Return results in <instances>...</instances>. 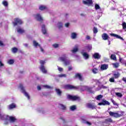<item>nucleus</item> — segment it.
<instances>
[{"instance_id":"obj_21","label":"nucleus","mask_w":126,"mask_h":126,"mask_svg":"<svg viewBox=\"0 0 126 126\" xmlns=\"http://www.w3.org/2000/svg\"><path fill=\"white\" fill-rule=\"evenodd\" d=\"M12 52L13 53V54H16L17 52L18 51V48L16 47H13L11 49Z\"/></svg>"},{"instance_id":"obj_61","label":"nucleus","mask_w":126,"mask_h":126,"mask_svg":"<svg viewBox=\"0 0 126 126\" xmlns=\"http://www.w3.org/2000/svg\"><path fill=\"white\" fill-rule=\"evenodd\" d=\"M41 87L39 86H37V90H41Z\"/></svg>"},{"instance_id":"obj_38","label":"nucleus","mask_w":126,"mask_h":126,"mask_svg":"<svg viewBox=\"0 0 126 126\" xmlns=\"http://www.w3.org/2000/svg\"><path fill=\"white\" fill-rule=\"evenodd\" d=\"M94 7L96 10H98V9H100V6L98 4H95L94 5Z\"/></svg>"},{"instance_id":"obj_47","label":"nucleus","mask_w":126,"mask_h":126,"mask_svg":"<svg viewBox=\"0 0 126 126\" xmlns=\"http://www.w3.org/2000/svg\"><path fill=\"white\" fill-rule=\"evenodd\" d=\"M46 62H45L43 60H40V63L41 64V65H44L45 64Z\"/></svg>"},{"instance_id":"obj_3","label":"nucleus","mask_w":126,"mask_h":126,"mask_svg":"<svg viewBox=\"0 0 126 126\" xmlns=\"http://www.w3.org/2000/svg\"><path fill=\"white\" fill-rule=\"evenodd\" d=\"M14 26H17V25H21L23 24V22L22 19H20L18 18H16L14 19V22H13Z\"/></svg>"},{"instance_id":"obj_10","label":"nucleus","mask_w":126,"mask_h":126,"mask_svg":"<svg viewBox=\"0 0 126 126\" xmlns=\"http://www.w3.org/2000/svg\"><path fill=\"white\" fill-rule=\"evenodd\" d=\"M74 78H78L80 81H82L83 80L82 79V76L79 73H76L74 76Z\"/></svg>"},{"instance_id":"obj_16","label":"nucleus","mask_w":126,"mask_h":126,"mask_svg":"<svg viewBox=\"0 0 126 126\" xmlns=\"http://www.w3.org/2000/svg\"><path fill=\"white\" fill-rule=\"evenodd\" d=\"M83 0V3L84 4H92L93 3V1L92 0Z\"/></svg>"},{"instance_id":"obj_9","label":"nucleus","mask_w":126,"mask_h":126,"mask_svg":"<svg viewBox=\"0 0 126 126\" xmlns=\"http://www.w3.org/2000/svg\"><path fill=\"white\" fill-rule=\"evenodd\" d=\"M86 106L87 108H88L89 109H92V110H94V109H96V106L91 103H87Z\"/></svg>"},{"instance_id":"obj_54","label":"nucleus","mask_w":126,"mask_h":126,"mask_svg":"<svg viewBox=\"0 0 126 126\" xmlns=\"http://www.w3.org/2000/svg\"><path fill=\"white\" fill-rule=\"evenodd\" d=\"M86 123H87V124L88 125V126H92V123H91L88 121H87L86 122Z\"/></svg>"},{"instance_id":"obj_20","label":"nucleus","mask_w":126,"mask_h":126,"mask_svg":"<svg viewBox=\"0 0 126 126\" xmlns=\"http://www.w3.org/2000/svg\"><path fill=\"white\" fill-rule=\"evenodd\" d=\"M17 32L18 33H20V34H22L25 32V31L21 28H19L17 30Z\"/></svg>"},{"instance_id":"obj_64","label":"nucleus","mask_w":126,"mask_h":126,"mask_svg":"<svg viewBox=\"0 0 126 126\" xmlns=\"http://www.w3.org/2000/svg\"><path fill=\"white\" fill-rule=\"evenodd\" d=\"M81 91H84V90H82V88L81 89Z\"/></svg>"},{"instance_id":"obj_41","label":"nucleus","mask_w":126,"mask_h":126,"mask_svg":"<svg viewBox=\"0 0 126 126\" xmlns=\"http://www.w3.org/2000/svg\"><path fill=\"white\" fill-rule=\"evenodd\" d=\"M86 48L88 51H91V50H92V46L91 45H89L86 46Z\"/></svg>"},{"instance_id":"obj_42","label":"nucleus","mask_w":126,"mask_h":126,"mask_svg":"<svg viewBox=\"0 0 126 126\" xmlns=\"http://www.w3.org/2000/svg\"><path fill=\"white\" fill-rule=\"evenodd\" d=\"M8 63L9 64H13V63H14V61L12 59H11L8 61Z\"/></svg>"},{"instance_id":"obj_29","label":"nucleus","mask_w":126,"mask_h":126,"mask_svg":"<svg viewBox=\"0 0 126 126\" xmlns=\"http://www.w3.org/2000/svg\"><path fill=\"white\" fill-rule=\"evenodd\" d=\"M83 56L84 58H85L86 60L89 59V55H88V54H87L86 52H84L83 54Z\"/></svg>"},{"instance_id":"obj_35","label":"nucleus","mask_w":126,"mask_h":126,"mask_svg":"<svg viewBox=\"0 0 126 126\" xmlns=\"http://www.w3.org/2000/svg\"><path fill=\"white\" fill-rule=\"evenodd\" d=\"M2 4L4 6H8V2H7V1H3Z\"/></svg>"},{"instance_id":"obj_22","label":"nucleus","mask_w":126,"mask_h":126,"mask_svg":"<svg viewBox=\"0 0 126 126\" xmlns=\"http://www.w3.org/2000/svg\"><path fill=\"white\" fill-rule=\"evenodd\" d=\"M14 108H16V105L14 103H12L9 105V109L11 110L12 109H14Z\"/></svg>"},{"instance_id":"obj_36","label":"nucleus","mask_w":126,"mask_h":126,"mask_svg":"<svg viewBox=\"0 0 126 126\" xmlns=\"http://www.w3.org/2000/svg\"><path fill=\"white\" fill-rule=\"evenodd\" d=\"M53 47H54L55 49H58L59 47H60V45L59 44L55 43L53 44Z\"/></svg>"},{"instance_id":"obj_26","label":"nucleus","mask_w":126,"mask_h":126,"mask_svg":"<svg viewBox=\"0 0 126 126\" xmlns=\"http://www.w3.org/2000/svg\"><path fill=\"white\" fill-rule=\"evenodd\" d=\"M33 46L35 47V48H37V47H41V45L38 43V42H36L35 40H33Z\"/></svg>"},{"instance_id":"obj_28","label":"nucleus","mask_w":126,"mask_h":126,"mask_svg":"<svg viewBox=\"0 0 126 126\" xmlns=\"http://www.w3.org/2000/svg\"><path fill=\"white\" fill-rule=\"evenodd\" d=\"M39 9L40 10H45V9H47V7L43 5H41L39 6Z\"/></svg>"},{"instance_id":"obj_27","label":"nucleus","mask_w":126,"mask_h":126,"mask_svg":"<svg viewBox=\"0 0 126 126\" xmlns=\"http://www.w3.org/2000/svg\"><path fill=\"white\" fill-rule=\"evenodd\" d=\"M55 91H56V93H57L58 95H59V96H62V92L61 90L59 89H56Z\"/></svg>"},{"instance_id":"obj_56","label":"nucleus","mask_w":126,"mask_h":126,"mask_svg":"<svg viewBox=\"0 0 126 126\" xmlns=\"http://www.w3.org/2000/svg\"><path fill=\"white\" fill-rule=\"evenodd\" d=\"M58 70L59 71H63V68L62 67H58Z\"/></svg>"},{"instance_id":"obj_2","label":"nucleus","mask_w":126,"mask_h":126,"mask_svg":"<svg viewBox=\"0 0 126 126\" xmlns=\"http://www.w3.org/2000/svg\"><path fill=\"white\" fill-rule=\"evenodd\" d=\"M109 114L111 117H114V118H116V119H118V118H121V117L123 116V114H119L118 112L110 111Z\"/></svg>"},{"instance_id":"obj_62","label":"nucleus","mask_w":126,"mask_h":126,"mask_svg":"<svg viewBox=\"0 0 126 126\" xmlns=\"http://www.w3.org/2000/svg\"><path fill=\"white\" fill-rule=\"evenodd\" d=\"M24 46H25V47H28V44L25 43V44H24Z\"/></svg>"},{"instance_id":"obj_32","label":"nucleus","mask_w":126,"mask_h":126,"mask_svg":"<svg viewBox=\"0 0 126 126\" xmlns=\"http://www.w3.org/2000/svg\"><path fill=\"white\" fill-rule=\"evenodd\" d=\"M102 98H103V95L101 94H99V95H98L96 96V97H95V99L99 101V100H101V99H102Z\"/></svg>"},{"instance_id":"obj_18","label":"nucleus","mask_w":126,"mask_h":126,"mask_svg":"<svg viewBox=\"0 0 126 126\" xmlns=\"http://www.w3.org/2000/svg\"><path fill=\"white\" fill-rule=\"evenodd\" d=\"M93 57L95 60H99V59H100L101 58V56H100V55H99V53H94L93 55Z\"/></svg>"},{"instance_id":"obj_48","label":"nucleus","mask_w":126,"mask_h":126,"mask_svg":"<svg viewBox=\"0 0 126 126\" xmlns=\"http://www.w3.org/2000/svg\"><path fill=\"white\" fill-rule=\"evenodd\" d=\"M110 82H115V78L114 77L109 79Z\"/></svg>"},{"instance_id":"obj_12","label":"nucleus","mask_w":126,"mask_h":126,"mask_svg":"<svg viewBox=\"0 0 126 126\" xmlns=\"http://www.w3.org/2000/svg\"><path fill=\"white\" fill-rule=\"evenodd\" d=\"M109 67V65L107 64H103L101 65L100 69L101 70H106V69H108Z\"/></svg>"},{"instance_id":"obj_57","label":"nucleus","mask_w":126,"mask_h":126,"mask_svg":"<svg viewBox=\"0 0 126 126\" xmlns=\"http://www.w3.org/2000/svg\"><path fill=\"white\" fill-rule=\"evenodd\" d=\"M65 27H68V26H69V23H66L65 24Z\"/></svg>"},{"instance_id":"obj_17","label":"nucleus","mask_w":126,"mask_h":126,"mask_svg":"<svg viewBox=\"0 0 126 126\" xmlns=\"http://www.w3.org/2000/svg\"><path fill=\"white\" fill-rule=\"evenodd\" d=\"M42 32L44 35L47 34V30L46 29V26L45 25H42Z\"/></svg>"},{"instance_id":"obj_58","label":"nucleus","mask_w":126,"mask_h":126,"mask_svg":"<svg viewBox=\"0 0 126 126\" xmlns=\"http://www.w3.org/2000/svg\"><path fill=\"white\" fill-rule=\"evenodd\" d=\"M4 64L2 63L1 61H0V66H3Z\"/></svg>"},{"instance_id":"obj_37","label":"nucleus","mask_w":126,"mask_h":126,"mask_svg":"<svg viewBox=\"0 0 126 126\" xmlns=\"http://www.w3.org/2000/svg\"><path fill=\"white\" fill-rule=\"evenodd\" d=\"M58 28L59 29H61L63 28V23L60 22L58 23Z\"/></svg>"},{"instance_id":"obj_59","label":"nucleus","mask_w":126,"mask_h":126,"mask_svg":"<svg viewBox=\"0 0 126 126\" xmlns=\"http://www.w3.org/2000/svg\"><path fill=\"white\" fill-rule=\"evenodd\" d=\"M86 38L87 40H90V37L89 36V35H87Z\"/></svg>"},{"instance_id":"obj_51","label":"nucleus","mask_w":126,"mask_h":126,"mask_svg":"<svg viewBox=\"0 0 126 126\" xmlns=\"http://www.w3.org/2000/svg\"><path fill=\"white\" fill-rule=\"evenodd\" d=\"M68 70V71H70L71 70H72V66H69Z\"/></svg>"},{"instance_id":"obj_55","label":"nucleus","mask_w":126,"mask_h":126,"mask_svg":"<svg viewBox=\"0 0 126 126\" xmlns=\"http://www.w3.org/2000/svg\"><path fill=\"white\" fill-rule=\"evenodd\" d=\"M112 102L113 103V104L115 105V106H117V103H116L115 101H114V100L112 99Z\"/></svg>"},{"instance_id":"obj_5","label":"nucleus","mask_w":126,"mask_h":126,"mask_svg":"<svg viewBox=\"0 0 126 126\" xmlns=\"http://www.w3.org/2000/svg\"><path fill=\"white\" fill-rule=\"evenodd\" d=\"M64 88L67 90H72V89H78V86H75L70 84L66 85Z\"/></svg>"},{"instance_id":"obj_40","label":"nucleus","mask_w":126,"mask_h":126,"mask_svg":"<svg viewBox=\"0 0 126 126\" xmlns=\"http://www.w3.org/2000/svg\"><path fill=\"white\" fill-rule=\"evenodd\" d=\"M116 95L118 96V97H120V98L123 97V94H122L121 93H116Z\"/></svg>"},{"instance_id":"obj_11","label":"nucleus","mask_w":126,"mask_h":126,"mask_svg":"<svg viewBox=\"0 0 126 126\" xmlns=\"http://www.w3.org/2000/svg\"><path fill=\"white\" fill-rule=\"evenodd\" d=\"M110 35L112 36V37H116L117 39H120V40H124V38L123 37H122L121 36H120L117 34L111 33H110Z\"/></svg>"},{"instance_id":"obj_7","label":"nucleus","mask_w":126,"mask_h":126,"mask_svg":"<svg viewBox=\"0 0 126 126\" xmlns=\"http://www.w3.org/2000/svg\"><path fill=\"white\" fill-rule=\"evenodd\" d=\"M98 106H110V102L105 99H102V102L98 103Z\"/></svg>"},{"instance_id":"obj_52","label":"nucleus","mask_w":126,"mask_h":126,"mask_svg":"<svg viewBox=\"0 0 126 126\" xmlns=\"http://www.w3.org/2000/svg\"><path fill=\"white\" fill-rule=\"evenodd\" d=\"M120 63H123V58L121 57V56H119V60Z\"/></svg>"},{"instance_id":"obj_1","label":"nucleus","mask_w":126,"mask_h":126,"mask_svg":"<svg viewBox=\"0 0 126 126\" xmlns=\"http://www.w3.org/2000/svg\"><path fill=\"white\" fill-rule=\"evenodd\" d=\"M63 57L60 58V60L62 61V62H63L65 65H69V64H70V61L66 59L67 58L66 57V55L65 54H63Z\"/></svg>"},{"instance_id":"obj_6","label":"nucleus","mask_w":126,"mask_h":126,"mask_svg":"<svg viewBox=\"0 0 126 126\" xmlns=\"http://www.w3.org/2000/svg\"><path fill=\"white\" fill-rule=\"evenodd\" d=\"M67 98L70 100H72V101H80L81 100L80 97L76 95L73 96L70 94L68 95Z\"/></svg>"},{"instance_id":"obj_25","label":"nucleus","mask_w":126,"mask_h":126,"mask_svg":"<svg viewBox=\"0 0 126 126\" xmlns=\"http://www.w3.org/2000/svg\"><path fill=\"white\" fill-rule=\"evenodd\" d=\"M76 37H77V34L75 32H72L71 33V38L72 39H76Z\"/></svg>"},{"instance_id":"obj_15","label":"nucleus","mask_w":126,"mask_h":126,"mask_svg":"<svg viewBox=\"0 0 126 126\" xmlns=\"http://www.w3.org/2000/svg\"><path fill=\"white\" fill-rule=\"evenodd\" d=\"M85 89L88 91V92H89V93L93 94L94 93V91L92 90L93 89V88L92 87H84Z\"/></svg>"},{"instance_id":"obj_8","label":"nucleus","mask_w":126,"mask_h":126,"mask_svg":"<svg viewBox=\"0 0 126 126\" xmlns=\"http://www.w3.org/2000/svg\"><path fill=\"white\" fill-rule=\"evenodd\" d=\"M35 19H36L37 21H39V22L43 21V20H44L43 19V18L41 16V14H40V13L36 14L35 15Z\"/></svg>"},{"instance_id":"obj_44","label":"nucleus","mask_w":126,"mask_h":126,"mask_svg":"<svg viewBox=\"0 0 126 126\" xmlns=\"http://www.w3.org/2000/svg\"><path fill=\"white\" fill-rule=\"evenodd\" d=\"M122 27H123V29L124 30H125V29H126V22L123 23Z\"/></svg>"},{"instance_id":"obj_45","label":"nucleus","mask_w":126,"mask_h":126,"mask_svg":"<svg viewBox=\"0 0 126 126\" xmlns=\"http://www.w3.org/2000/svg\"><path fill=\"white\" fill-rule=\"evenodd\" d=\"M60 106H61L62 109L63 110H66V107H65V106H64V105H63V104H61Z\"/></svg>"},{"instance_id":"obj_33","label":"nucleus","mask_w":126,"mask_h":126,"mask_svg":"<svg viewBox=\"0 0 126 126\" xmlns=\"http://www.w3.org/2000/svg\"><path fill=\"white\" fill-rule=\"evenodd\" d=\"M112 65H113V66L114 67H115V68H118V67L120 65H119V63H113L112 64Z\"/></svg>"},{"instance_id":"obj_39","label":"nucleus","mask_w":126,"mask_h":126,"mask_svg":"<svg viewBox=\"0 0 126 126\" xmlns=\"http://www.w3.org/2000/svg\"><path fill=\"white\" fill-rule=\"evenodd\" d=\"M71 111H74V110H76V106L75 105H72L70 108Z\"/></svg>"},{"instance_id":"obj_46","label":"nucleus","mask_w":126,"mask_h":126,"mask_svg":"<svg viewBox=\"0 0 126 126\" xmlns=\"http://www.w3.org/2000/svg\"><path fill=\"white\" fill-rule=\"evenodd\" d=\"M59 77H66V74H61L59 75Z\"/></svg>"},{"instance_id":"obj_31","label":"nucleus","mask_w":126,"mask_h":126,"mask_svg":"<svg viewBox=\"0 0 126 126\" xmlns=\"http://www.w3.org/2000/svg\"><path fill=\"white\" fill-rule=\"evenodd\" d=\"M111 60H113V61H116L117 60V57H116V55L112 54L110 57Z\"/></svg>"},{"instance_id":"obj_50","label":"nucleus","mask_w":126,"mask_h":126,"mask_svg":"<svg viewBox=\"0 0 126 126\" xmlns=\"http://www.w3.org/2000/svg\"><path fill=\"white\" fill-rule=\"evenodd\" d=\"M0 47H4V44L2 42V41L0 40Z\"/></svg>"},{"instance_id":"obj_19","label":"nucleus","mask_w":126,"mask_h":126,"mask_svg":"<svg viewBox=\"0 0 126 126\" xmlns=\"http://www.w3.org/2000/svg\"><path fill=\"white\" fill-rule=\"evenodd\" d=\"M40 69L43 73H47V69H46L44 65H41Z\"/></svg>"},{"instance_id":"obj_43","label":"nucleus","mask_w":126,"mask_h":126,"mask_svg":"<svg viewBox=\"0 0 126 126\" xmlns=\"http://www.w3.org/2000/svg\"><path fill=\"white\" fill-rule=\"evenodd\" d=\"M92 71L93 73L96 74V73H97V72L98 71V69H97L96 68H94L92 70Z\"/></svg>"},{"instance_id":"obj_34","label":"nucleus","mask_w":126,"mask_h":126,"mask_svg":"<svg viewBox=\"0 0 126 126\" xmlns=\"http://www.w3.org/2000/svg\"><path fill=\"white\" fill-rule=\"evenodd\" d=\"M93 32L94 34H96V33H98V29L97 28L94 27L93 28Z\"/></svg>"},{"instance_id":"obj_14","label":"nucleus","mask_w":126,"mask_h":126,"mask_svg":"<svg viewBox=\"0 0 126 126\" xmlns=\"http://www.w3.org/2000/svg\"><path fill=\"white\" fill-rule=\"evenodd\" d=\"M9 121L10 123H15L16 121H17V119L13 116H9Z\"/></svg>"},{"instance_id":"obj_30","label":"nucleus","mask_w":126,"mask_h":126,"mask_svg":"<svg viewBox=\"0 0 126 126\" xmlns=\"http://www.w3.org/2000/svg\"><path fill=\"white\" fill-rule=\"evenodd\" d=\"M105 122L106 124L108 123H113V120H112V118H107L105 119Z\"/></svg>"},{"instance_id":"obj_24","label":"nucleus","mask_w":126,"mask_h":126,"mask_svg":"<svg viewBox=\"0 0 126 126\" xmlns=\"http://www.w3.org/2000/svg\"><path fill=\"white\" fill-rule=\"evenodd\" d=\"M71 52H72V53H76V52H78V47H77V46H75V48H73V50H71Z\"/></svg>"},{"instance_id":"obj_53","label":"nucleus","mask_w":126,"mask_h":126,"mask_svg":"<svg viewBox=\"0 0 126 126\" xmlns=\"http://www.w3.org/2000/svg\"><path fill=\"white\" fill-rule=\"evenodd\" d=\"M101 88H102V89H107V88H108V87H107V86H105L104 85H101Z\"/></svg>"},{"instance_id":"obj_60","label":"nucleus","mask_w":126,"mask_h":126,"mask_svg":"<svg viewBox=\"0 0 126 126\" xmlns=\"http://www.w3.org/2000/svg\"><path fill=\"white\" fill-rule=\"evenodd\" d=\"M60 119L63 121V123H65V120L63 117L60 118Z\"/></svg>"},{"instance_id":"obj_63","label":"nucleus","mask_w":126,"mask_h":126,"mask_svg":"<svg viewBox=\"0 0 126 126\" xmlns=\"http://www.w3.org/2000/svg\"><path fill=\"white\" fill-rule=\"evenodd\" d=\"M41 52H44V49L41 47H40Z\"/></svg>"},{"instance_id":"obj_23","label":"nucleus","mask_w":126,"mask_h":126,"mask_svg":"<svg viewBox=\"0 0 126 126\" xmlns=\"http://www.w3.org/2000/svg\"><path fill=\"white\" fill-rule=\"evenodd\" d=\"M121 75V74L119 73V72H117V73L113 74V76H114V78L118 79L119 77H120V76Z\"/></svg>"},{"instance_id":"obj_4","label":"nucleus","mask_w":126,"mask_h":126,"mask_svg":"<svg viewBox=\"0 0 126 126\" xmlns=\"http://www.w3.org/2000/svg\"><path fill=\"white\" fill-rule=\"evenodd\" d=\"M19 87L22 90V93L24 94L25 96H26V97H27L29 100L30 99V96L29 95L28 93L26 92V91H25V89H24V87H23V85H22V84H20Z\"/></svg>"},{"instance_id":"obj_13","label":"nucleus","mask_w":126,"mask_h":126,"mask_svg":"<svg viewBox=\"0 0 126 126\" xmlns=\"http://www.w3.org/2000/svg\"><path fill=\"white\" fill-rule=\"evenodd\" d=\"M102 39L104 40V41H106V40H108L110 39V37H109V35L106 33H104L102 34L101 36Z\"/></svg>"},{"instance_id":"obj_49","label":"nucleus","mask_w":126,"mask_h":126,"mask_svg":"<svg viewBox=\"0 0 126 126\" xmlns=\"http://www.w3.org/2000/svg\"><path fill=\"white\" fill-rule=\"evenodd\" d=\"M43 87H45V88H47V89H50L51 88V86H49V85H44L43 86Z\"/></svg>"}]
</instances>
